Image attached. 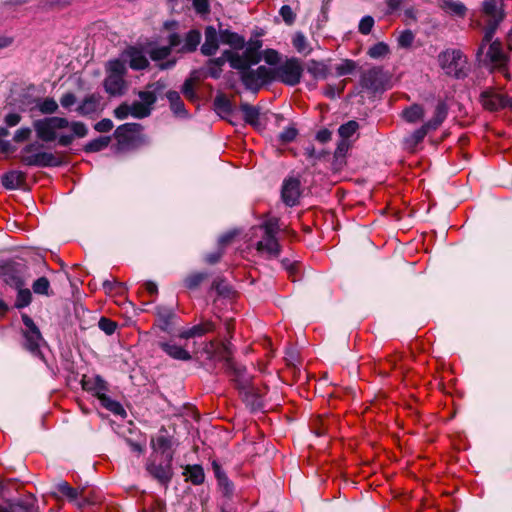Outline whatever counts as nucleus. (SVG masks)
Listing matches in <instances>:
<instances>
[{
    "instance_id": "nucleus-1",
    "label": "nucleus",
    "mask_w": 512,
    "mask_h": 512,
    "mask_svg": "<svg viewBox=\"0 0 512 512\" xmlns=\"http://www.w3.org/2000/svg\"><path fill=\"white\" fill-rule=\"evenodd\" d=\"M37 137L44 142L57 140L58 145L67 147L75 138H83L88 134L87 126L80 121L69 122L64 117H46L34 122Z\"/></svg>"
},
{
    "instance_id": "nucleus-2",
    "label": "nucleus",
    "mask_w": 512,
    "mask_h": 512,
    "mask_svg": "<svg viewBox=\"0 0 512 512\" xmlns=\"http://www.w3.org/2000/svg\"><path fill=\"white\" fill-rule=\"evenodd\" d=\"M164 85L156 82L148 86L147 90L138 93L139 101L133 103H122L114 110V116L118 120H124L129 116L136 119L148 117L157 101L158 94L162 91Z\"/></svg>"
},
{
    "instance_id": "nucleus-3",
    "label": "nucleus",
    "mask_w": 512,
    "mask_h": 512,
    "mask_svg": "<svg viewBox=\"0 0 512 512\" xmlns=\"http://www.w3.org/2000/svg\"><path fill=\"white\" fill-rule=\"evenodd\" d=\"M257 229L262 232V239L256 245L257 251L266 253L269 257L279 256L281 250L277 239L280 230L279 219L269 217Z\"/></svg>"
},
{
    "instance_id": "nucleus-4",
    "label": "nucleus",
    "mask_w": 512,
    "mask_h": 512,
    "mask_svg": "<svg viewBox=\"0 0 512 512\" xmlns=\"http://www.w3.org/2000/svg\"><path fill=\"white\" fill-rule=\"evenodd\" d=\"M303 71L302 61L296 57L287 58L270 68L272 82L277 81L287 86L299 84Z\"/></svg>"
},
{
    "instance_id": "nucleus-5",
    "label": "nucleus",
    "mask_w": 512,
    "mask_h": 512,
    "mask_svg": "<svg viewBox=\"0 0 512 512\" xmlns=\"http://www.w3.org/2000/svg\"><path fill=\"white\" fill-rule=\"evenodd\" d=\"M448 115V106L444 101H439L435 107L433 117L426 121L420 128L411 133L405 142L408 146L414 147L423 141L430 131L437 130L445 121Z\"/></svg>"
},
{
    "instance_id": "nucleus-6",
    "label": "nucleus",
    "mask_w": 512,
    "mask_h": 512,
    "mask_svg": "<svg viewBox=\"0 0 512 512\" xmlns=\"http://www.w3.org/2000/svg\"><path fill=\"white\" fill-rule=\"evenodd\" d=\"M439 65L449 76L457 79L466 76L467 58L457 49L443 51L438 56Z\"/></svg>"
},
{
    "instance_id": "nucleus-7",
    "label": "nucleus",
    "mask_w": 512,
    "mask_h": 512,
    "mask_svg": "<svg viewBox=\"0 0 512 512\" xmlns=\"http://www.w3.org/2000/svg\"><path fill=\"white\" fill-rule=\"evenodd\" d=\"M42 145L35 142L26 145L22 150V161L28 166L56 167L61 161L53 153L40 151Z\"/></svg>"
},
{
    "instance_id": "nucleus-8",
    "label": "nucleus",
    "mask_w": 512,
    "mask_h": 512,
    "mask_svg": "<svg viewBox=\"0 0 512 512\" xmlns=\"http://www.w3.org/2000/svg\"><path fill=\"white\" fill-rule=\"evenodd\" d=\"M125 66L119 59L108 64V74L104 80L105 91L111 96L124 94L126 85L124 80Z\"/></svg>"
},
{
    "instance_id": "nucleus-9",
    "label": "nucleus",
    "mask_w": 512,
    "mask_h": 512,
    "mask_svg": "<svg viewBox=\"0 0 512 512\" xmlns=\"http://www.w3.org/2000/svg\"><path fill=\"white\" fill-rule=\"evenodd\" d=\"M483 12L489 19L484 29L482 46L480 48L481 51L483 50L484 44L492 40L499 23L503 20L502 0H485L483 2Z\"/></svg>"
},
{
    "instance_id": "nucleus-10",
    "label": "nucleus",
    "mask_w": 512,
    "mask_h": 512,
    "mask_svg": "<svg viewBox=\"0 0 512 512\" xmlns=\"http://www.w3.org/2000/svg\"><path fill=\"white\" fill-rule=\"evenodd\" d=\"M240 74L243 85L252 92H258L260 88L272 82L270 68L259 66L253 69L252 66H245L243 69H237Z\"/></svg>"
},
{
    "instance_id": "nucleus-11",
    "label": "nucleus",
    "mask_w": 512,
    "mask_h": 512,
    "mask_svg": "<svg viewBox=\"0 0 512 512\" xmlns=\"http://www.w3.org/2000/svg\"><path fill=\"white\" fill-rule=\"evenodd\" d=\"M22 321L24 324L21 330L23 347L34 356H41L40 348L45 344V340L39 328L27 314H22Z\"/></svg>"
},
{
    "instance_id": "nucleus-12",
    "label": "nucleus",
    "mask_w": 512,
    "mask_h": 512,
    "mask_svg": "<svg viewBox=\"0 0 512 512\" xmlns=\"http://www.w3.org/2000/svg\"><path fill=\"white\" fill-rule=\"evenodd\" d=\"M261 45V42L257 40L250 44L242 54L237 52L230 54V66L233 69H243L245 66H253L258 64L261 60L259 53Z\"/></svg>"
},
{
    "instance_id": "nucleus-13",
    "label": "nucleus",
    "mask_w": 512,
    "mask_h": 512,
    "mask_svg": "<svg viewBox=\"0 0 512 512\" xmlns=\"http://www.w3.org/2000/svg\"><path fill=\"white\" fill-rule=\"evenodd\" d=\"M172 455L167 454L166 460L159 463L156 460H150L146 464L148 473L160 484L167 486L172 479L173 470L171 465Z\"/></svg>"
},
{
    "instance_id": "nucleus-14",
    "label": "nucleus",
    "mask_w": 512,
    "mask_h": 512,
    "mask_svg": "<svg viewBox=\"0 0 512 512\" xmlns=\"http://www.w3.org/2000/svg\"><path fill=\"white\" fill-rule=\"evenodd\" d=\"M480 101L482 106L489 111L512 108V97L493 89L483 91L480 95Z\"/></svg>"
},
{
    "instance_id": "nucleus-15",
    "label": "nucleus",
    "mask_w": 512,
    "mask_h": 512,
    "mask_svg": "<svg viewBox=\"0 0 512 512\" xmlns=\"http://www.w3.org/2000/svg\"><path fill=\"white\" fill-rule=\"evenodd\" d=\"M82 388L92 393L94 396H96L98 399H100L102 396L106 394L108 391V384L107 382L99 375L94 376H84L82 378Z\"/></svg>"
},
{
    "instance_id": "nucleus-16",
    "label": "nucleus",
    "mask_w": 512,
    "mask_h": 512,
    "mask_svg": "<svg viewBox=\"0 0 512 512\" xmlns=\"http://www.w3.org/2000/svg\"><path fill=\"white\" fill-rule=\"evenodd\" d=\"M75 111L80 116H91L101 111V96L99 94H89L79 103Z\"/></svg>"
},
{
    "instance_id": "nucleus-17",
    "label": "nucleus",
    "mask_w": 512,
    "mask_h": 512,
    "mask_svg": "<svg viewBox=\"0 0 512 512\" xmlns=\"http://www.w3.org/2000/svg\"><path fill=\"white\" fill-rule=\"evenodd\" d=\"M282 200L283 202L292 207L296 205L300 196V182L296 178H289L284 181L282 186Z\"/></svg>"
},
{
    "instance_id": "nucleus-18",
    "label": "nucleus",
    "mask_w": 512,
    "mask_h": 512,
    "mask_svg": "<svg viewBox=\"0 0 512 512\" xmlns=\"http://www.w3.org/2000/svg\"><path fill=\"white\" fill-rule=\"evenodd\" d=\"M122 59L129 63V66L134 70L145 69L149 62L142 50L136 47H129L122 54Z\"/></svg>"
},
{
    "instance_id": "nucleus-19",
    "label": "nucleus",
    "mask_w": 512,
    "mask_h": 512,
    "mask_svg": "<svg viewBox=\"0 0 512 512\" xmlns=\"http://www.w3.org/2000/svg\"><path fill=\"white\" fill-rule=\"evenodd\" d=\"M169 44L167 46L155 47L150 51V57L154 61H160L167 58L172 49L178 48L181 44V36L177 33H172L168 37Z\"/></svg>"
},
{
    "instance_id": "nucleus-20",
    "label": "nucleus",
    "mask_w": 512,
    "mask_h": 512,
    "mask_svg": "<svg viewBox=\"0 0 512 512\" xmlns=\"http://www.w3.org/2000/svg\"><path fill=\"white\" fill-rule=\"evenodd\" d=\"M486 45H488V43L484 44L483 49H485ZM480 46H482V44ZM479 48H481V47H479ZM483 52H484V50L481 51L480 49H478V54H482ZM487 57L489 58L491 63L498 65V66H503L506 63L507 58L502 49L501 42H499L498 40H495V41L491 40L489 42Z\"/></svg>"
},
{
    "instance_id": "nucleus-21",
    "label": "nucleus",
    "mask_w": 512,
    "mask_h": 512,
    "mask_svg": "<svg viewBox=\"0 0 512 512\" xmlns=\"http://www.w3.org/2000/svg\"><path fill=\"white\" fill-rule=\"evenodd\" d=\"M219 38L217 30L213 26H208L205 29V41L201 46V52L205 56H212L216 53L219 47Z\"/></svg>"
},
{
    "instance_id": "nucleus-22",
    "label": "nucleus",
    "mask_w": 512,
    "mask_h": 512,
    "mask_svg": "<svg viewBox=\"0 0 512 512\" xmlns=\"http://www.w3.org/2000/svg\"><path fill=\"white\" fill-rule=\"evenodd\" d=\"M361 83H362V86L367 89H370L373 91L378 90L383 83L382 69L374 67V68H371L368 71L364 72L361 77Z\"/></svg>"
},
{
    "instance_id": "nucleus-23",
    "label": "nucleus",
    "mask_w": 512,
    "mask_h": 512,
    "mask_svg": "<svg viewBox=\"0 0 512 512\" xmlns=\"http://www.w3.org/2000/svg\"><path fill=\"white\" fill-rule=\"evenodd\" d=\"M159 347L171 358L180 361H189L192 356L184 347L173 342H160Z\"/></svg>"
},
{
    "instance_id": "nucleus-24",
    "label": "nucleus",
    "mask_w": 512,
    "mask_h": 512,
    "mask_svg": "<svg viewBox=\"0 0 512 512\" xmlns=\"http://www.w3.org/2000/svg\"><path fill=\"white\" fill-rule=\"evenodd\" d=\"M215 328V325L211 321H206L203 323H200L198 325H195L191 328L181 330L178 334V337L181 339H190L194 337H201L204 334L213 331Z\"/></svg>"
},
{
    "instance_id": "nucleus-25",
    "label": "nucleus",
    "mask_w": 512,
    "mask_h": 512,
    "mask_svg": "<svg viewBox=\"0 0 512 512\" xmlns=\"http://www.w3.org/2000/svg\"><path fill=\"white\" fill-rule=\"evenodd\" d=\"M201 41V34L198 30H190L186 33L184 39L181 38V44L176 50L178 52L186 53L196 50Z\"/></svg>"
},
{
    "instance_id": "nucleus-26",
    "label": "nucleus",
    "mask_w": 512,
    "mask_h": 512,
    "mask_svg": "<svg viewBox=\"0 0 512 512\" xmlns=\"http://www.w3.org/2000/svg\"><path fill=\"white\" fill-rule=\"evenodd\" d=\"M142 126L138 123H125L116 128L114 136L120 144L130 140L131 135L138 133Z\"/></svg>"
},
{
    "instance_id": "nucleus-27",
    "label": "nucleus",
    "mask_w": 512,
    "mask_h": 512,
    "mask_svg": "<svg viewBox=\"0 0 512 512\" xmlns=\"http://www.w3.org/2000/svg\"><path fill=\"white\" fill-rule=\"evenodd\" d=\"M213 106L215 112L222 119H228L233 114V105L224 94H219L215 97Z\"/></svg>"
},
{
    "instance_id": "nucleus-28",
    "label": "nucleus",
    "mask_w": 512,
    "mask_h": 512,
    "mask_svg": "<svg viewBox=\"0 0 512 512\" xmlns=\"http://www.w3.org/2000/svg\"><path fill=\"white\" fill-rule=\"evenodd\" d=\"M166 97L170 103V108L173 113L178 117H186L187 111L185 109L184 103L182 102L180 95L176 91H169L166 94Z\"/></svg>"
},
{
    "instance_id": "nucleus-29",
    "label": "nucleus",
    "mask_w": 512,
    "mask_h": 512,
    "mask_svg": "<svg viewBox=\"0 0 512 512\" xmlns=\"http://www.w3.org/2000/svg\"><path fill=\"white\" fill-rule=\"evenodd\" d=\"M425 110L419 104H413L402 112L403 119L408 123H416L424 118Z\"/></svg>"
},
{
    "instance_id": "nucleus-30",
    "label": "nucleus",
    "mask_w": 512,
    "mask_h": 512,
    "mask_svg": "<svg viewBox=\"0 0 512 512\" xmlns=\"http://www.w3.org/2000/svg\"><path fill=\"white\" fill-rule=\"evenodd\" d=\"M240 109L243 112L246 123L255 127L259 125L260 109L258 107L252 106L248 103H242L240 105Z\"/></svg>"
},
{
    "instance_id": "nucleus-31",
    "label": "nucleus",
    "mask_w": 512,
    "mask_h": 512,
    "mask_svg": "<svg viewBox=\"0 0 512 512\" xmlns=\"http://www.w3.org/2000/svg\"><path fill=\"white\" fill-rule=\"evenodd\" d=\"M98 400L100 401L101 406H103L105 409H107L114 415L126 417V410L124 409L120 402L111 399L106 394Z\"/></svg>"
},
{
    "instance_id": "nucleus-32",
    "label": "nucleus",
    "mask_w": 512,
    "mask_h": 512,
    "mask_svg": "<svg viewBox=\"0 0 512 512\" xmlns=\"http://www.w3.org/2000/svg\"><path fill=\"white\" fill-rule=\"evenodd\" d=\"M220 40L222 43L229 44L235 49H242L245 44V40L242 36L229 30L220 32Z\"/></svg>"
},
{
    "instance_id": "nucleus-33",
    "label": "nucleus",
    "mask_w": 512,
    "mask_h": 512,
    "mask_svg": "<svg viewBox=\"0 0 512 512\" xmlns=\"http://www.w3.org/2000/svg\"><path fill=\"white\" fill-rule=\"evenodd\" d=\"M307 71L316 79H325L329 74L327 65L316 60H310L307 63Z\"/></svg>"
},
{
    "instance_id": "nucleus-34",
    "label": "nucleus",
    "mask_w": 512,
    "mask_h": 512,
    "mask_svg": "<svg viewBox=\"0 0 512 512\" xmlns=\"http://www.w3.org/2000/svg\"><path fill=\"white\" fill-rule=\"evenodd\" d=\"M184 474L194 485L202 484L205 479L204 470L200 465H188Z\"/></svg>"
},
{
    "instance_id": "nucleus-35",
    "label": "nucleus",
    "mask_w": 512,
    "mask_h": 512,
    "mask_svg": "<svg viewBox=\"0 0 512 512\" xmlns=\"http://www.w3.org/2000/svg\"><path fill=\"white\" fill-rule=\"evenodd\" d=\"M440 7L453 16L463 17L466 13V7L459 1L443 0Z\"/></svg>"
},
{
    "instance_id": "nucleus-36",
    "label": "nucleus",
    "mask_w": 512,
    "mask_h": 512,
    "mask_svg": "<svg viewBox=\"0 0 512 512\" xmlns=\"http://www.w3.org/2000/svg\"><path fill=\"white\" fill-rule=\"evenodd\" d=\"M232 370L234 373V380L237 382L239 389L245 391V394L247 395L252 388L249 385L250 378L246 374L245 368L232 367Z\"/></svg>"
},
{
    "instance_id": "nucleus-37",
    "label": "nucleus",
    "mask_w": 512,
    "mask_h": 512,
    "mask_svg": "<svg viewBox=\"0 0 512 512\" xmlns=\"http://www.w3.org/2000/svg\"><path fill=\"white\" fill-rule=\"evenodd\" d=\"M24 181V176L19 171H10L3 176L2 183L7 189H16Z\"/></svg>"
},
{
    "instance_id": "nucleus-38",
    "label": "nucleus",
    "mask_w": 512,
    "mask_h": 512,
    "mask_svg": "<svg viewBox=\"0 0 512 512\" xmlns=\"http://www.w3.org/2000/svg\"><path fill=\"white\" fill-rule=\"evenodd\" d=\"M157 315L160 329L168 332L172 326V319L175 317L174 312L171 309L159 308Z\"/></svg>"
},
{
    "instance_id": "nucleus-39",
    "label": "nucleus",
    "mask_w": 512,
    "mask_h": 512,
    "mask_svg": "<svg viewBox=\"0 0 512 512\" xmlns=\"http://www.w3.org/2000/svg\"><path fill=\"white\" fill-rule=\"evenodd\" d=\"M110 140H111V138L109 136H100L96 139L89 141L84 146V151L88 152V153L99 152V151L105 149L106 147H108Z\"/></svg>"
},
{
    "instance_id": "nucleus-40",
    "label": "nucleus",
    "mask_w": 512,
    "mask_h": 512,
    "mask_svg": "<svg viewBox=\"0 0 512 512\" xmlns=\"http://www.w3.org/2000/svg\"><path fill=\"white\" fill-rule=\"evenodd\" d=\"M358 129H359L358 122L351 120L345 124H342L338 129V133H339V136L341 137V139L349 140L356 133V131Z\"/></svg>"
},
{
    "instance_id": "nucleus-41",
    "label": "nucleus",
    "mask_w": 512,
    "mask_h": 512,
    "mask_svg": "<svg viewBox=\"0 0 512 512\" xmlns=\"http://www.w3.org/2000/svg\"><path fill=\"white\" fill-rule=\"evenodd\" d=\"M37 108L43 114H53L58 110V104L53 98L47 97L38 102Z\"/></svg>"
},
{
    "instance_id": "nucleus-42",
    "label": "nucleus",
    "mask_w": 512,
    "mask_h": 512,
    "mask_svg": "<svg viewBox=\"0 0 512 512\" xmlns=\"http://www.w3.org/2000/svg\"><path fill=\"white\" fill-rule=\"evenodd\" d=\"M389 46L384 42H378L368 50V55L373 59L385 57L389 53Z\"/></svg>"
},
{
    "instance_id": "nucleus-43",
    "label": "nucleus",
    "mask_w": 512,
    "mask_h": 512,
    "mask_svg": "<svg viewBox=\"0 0 512 512\" xmlns=\"http://www.w3.org/2000/svg\"><path fill=\"white\" fill-rule=\"evenodd\" d=\"M32 300V294L29 289H20L18 290L15 307L18 309H22L30 305Z\"/></svg>"
},
{
    "instance_id": "nucleus-44",
    "label": "nucleus",
    "mask_w": 512,
    "mask_h": 512,
    "mask_svg": "<svg viewBox=\"0 0 512 512\" xmlns=\"http://www.w3.org/2000/svg\"><path fill=\"white\" fill-rule=\"evenodd\" d=\"M292 44H293L294 48L299 53H304V54L310 53V49L308 48V43H307L306 37L301 32H298L294 35V37L292 39Z\"/></svg>"
},
{
    "instance_id": "nucleus-45",
    "label": "nucleus",
    "mask_w": 512,
    "mask_h": 512,
    "mask_svg": "<svg viewBox=\"0 0 512 512\" xmlns=\"http://www.w3.org/2000/svg\"><path fill=\"white\" fill-rule=\"evenodd\" d=\"M56 490L69 500H76L78 497V491L65 481L58 483Z\"/></svg>"
},
{
    "instance_id": "nucleus-46",
    "label": "nucleus",
    "mask_w": 512,
    "mask_h": 512,
    "mask_svg": "<svg viewBox=\"0 0 512 512\" xmlns=\"http://www.w3.org/2000/svg\"><path fill=\"white\" fill-rule=\"evenodd\" d=\"M50 288V282L46 277H40L34 281L32 289L34 293L40 295H48Z\"/></svg>"
},
{
    "instance_id": "nucleus-47",
    "label": "nucleus",
    "mask_w": 512,
    "mask_h": 512,
    "mask_svg": "<svg viewBox=\"0 0 512 512\" xmlns=\"http://www.w3.org/2000/svg\"><path fill=\"white\" fill-rule=\"evenodd\" d=\"M356 68V63L353 60H344L335 67L338 76H345L351 74Z\"/></svg>"
},
{
    "instance_id": "nucleus-48",
    "label": "nucleus",
    "mask_w": 512,
    "mask_h": 512,
    "mask_svg": "<svg viewBox=\"0 0 512 512\" xmlns=\"http://www.w3.org/2000/svg\"><path fill=\"white\" fill-rule=\"evenodd\" d=\"M0 512H31V507L22 502L9 503L6 507L0 505Z\"/></svg>"
},
{
    "instance_id": "nucleus-49",
    "label": "nucleus",
    "mask_w": 512,
    "mask_h": 512,
    "mask_svg": "<svg viewBox=\"0 0 512 512\" xmlns=\"http://www.w3.org/2000/svg\"><path fill=\"white\" fill-rule=\"evenodd\" d=\"M279 14L287 25H292L295 22L296 14L289 5H283Z\"/></svg>"
},
{
    "instance_id": "nucleus-50",
    "label": "nucleus",
    "mask_w": 512,
    "mask_h": 512,
    "mask_svg": "<svg viewBox=\"0 0 512 512\" xmlns=\"http://www.w3.org/2000/svg\"><path fill=\"white\" fill-rule=\"evenodd\" d=\"M98 326L107 335H112L117 328L116 322H114L106 317L100 318V320L98 322Z\"/></svg>"
},
{
    "instance_id": "nucleus-51",
    "label": "nucleus",
    "mask_w": 512,
    "mask_h": 512,
    "mask_svg": "<svg viewBox=\"0 0 512 512\" xmlns=\"http://www.w3.org/2000/svg\"><path fill=\"white\" fill-rule=\"evenodd\" d=\"M263 59L267 64H269L272 67H275L280 63V55L274 49L265 50L263 53Z\"/></svg>"
},
{
    "instance_id": "nucleus-52",
    "label": "nucleus",
    "mask_w": 512,
    "mask_h": 512,
    "mask_svg": "<svg viewBox=\"0 0 512 512\" xmlns=\"http://www.w3.org/2000/svg\"><path fill=\"white\" fill-rule=\"evenodd\" d=\"M414 41V34L411 30H404L400 33L398 37V44L400 47L408 48L412 45Z\"/></svg>"
},
{
    "instance_id": "nucleus-53",
    "label": "nucleus",
    "mask_w": 512,
    "mask_h": 512,
    "mask_svg": "<svg viewBox=\"0 0 512 512\" xmlns=\"http://www.w3.org/2000/svg\"><path fill=\"white\" fill-rule=\"evenodd\" d=\"M205 277L206 275L203 273L192 274L185 279V286L189 289H194L199 286Z\"/></svg>"
},
{
    "instance_id": "nucleus-54",
    "label": "nucleus",
    "mask_w": 512,
    "mask_h": 512,
    "mask_svg": "<svg viewBox=\"0 0 512 512\" xmlns=\"http://www.w3.org/2000/svg\"><path fill=\"white\" fill-rule=\"evenodd\" d=\"M374 26V19L371 16H364L359 23V32L368 35Z\"/></svg>"
},
{
    "instance_id": "nucleus-55",
    "label": "nucleus",
    "mask_w": 512,
    "mask_h": 512,
    "mask_svg": "<svg viewBox=\"0 0 512 512\" xmlns=\"http://www.w3.org/2000/svg\"><path fill=\"white\" fill-rule=\"evenodd\" d=\"M77 102V98L74 93L68 92L61 96L60 104L64 109L71 110Z\"/></svg>"
},
{
    "instance_id": "nucleus-56",
    "label": "nucleus",
    "mask_w": 512,
    "mask_h": 512,
    "mask_svg": "<svg viewBox=\"0 0 512 512\" xmlns=\"http://www.w3.org/2000/svg\"><path fill=\"white\" fill-rule=\"evenodd\" d=\"M31 133V128L21 127L14 133L13 140L17 143H22L30 138Z\"/></svg>"
},
{
    "instance_id": "nucleus-57",
    "label": "nucleus",
    "mask_w": 512,
    "mask_h": 512,
    "mask_svg": "<svg viewBox=\"0 0 512 512\" xmlns=\"http://www.w3.org/2000/svg\"><path fill=\"white\" fill-rule=\"evenodd\" d=\"M297 136V130L294 127L285 128L280 134L279 139L282 143H289Z\"/></svg>"
},
{
    "instance_id": "nucleus-58",
    "label": "nucleus",
    "mask_w": 512,
    "mask_h": 512,
    "mask_svg": "<svg viewBox=\"0 0 512 512\" xmlns=\"http://www.w3.org/2000/svg\"><path fill=\"white\" fill-rule=\"evenodd\" d=\"M230 54H234L233 51H230V50H226L223 52V54L218 57V58H215V59H212L210 60L209 62L214 65V66H217V67H220L222 69V66L228 62L230 64Z\"/></svg>"
},
{
    "instance_id": "nucleus-59",
    "label": "nucleus",
    "mask_w": 512,
    "mask_h": 512,
    "mask_svg": "<svg viewBox=\"0 0 512 512\" xmlns=\"http://www.w3.org/2000/svg\"><path fill=\"white\" fill-rule=\"evenodd\" d=\"M113 128V122L108 119H102L94 125V129L98 132H109Z\"/></svg>"
},
{
    "instance_id": "nucleus-60",
    "label": "nucleus",
    "mask_w": 512,
    "mask_h": 512,
    "mask_svg": "<svg viewBox=\"0 0 512 512\" xmlns=\"http://www.w3.org/2000/svg\"><path fill=\"white\" fill-rule=\"evenodd\" d=\"M21 121V115L18 113H9L4 119V123L7 127H15Z\"/></svg>"
},
{
    "instance_id": "nucleus-61",
    "label": "nucleus",
    "mask_w": 512,
    "mask_h": 512,
    "mask_svg": "<svg viewBox=\"0 0 512 512\" xmlns=\"http://www.w3.org/2000/svg\"><path fill=\"white\" fill-rule=\"evenodd\" d=\"M182 93L188 98L193 99L195 97V92L193 88V81L191 79H187L182 86Z\"/></svg>"
},
{
    "instance_id": "nucleus-62",
    "label": "nucleus",
    "mask_w": 512,
    "mask_h": 512,
    "mask_svg": "<svg viewBox=\"0 0 512 512\" xmlns=\"http://www.w3.org/2000/svg\"><path fill=\"white\" fill-rule=\"evenodd\" d=\"M194 9L200 13L204 14L209 11L208 0H192Z\"/></svg>"
},
{
    "instance_id": "nucleus-63",
    "label": "nucleus",
    "mask_w": 512,
    "mask_h": 512,
    "mask_svg": "<svg viewBox=\"0 0 512 512\" xmlns=\"http://www.w3.org/2000/svg\"><path fill=\"white\" fill-rule=\"evenodd\" d=\"M155 445L158 449L162 450V452L165 453L166 450H168L170 448L171 441L169 438H167L165 436H160L157 438Z\"/></svg>"
},
{
    "instance_id": "nucleus-64",
    "label": "nucleus",
    "mask_w": 512,
    "mask_h": 512,
    "mask_svg": "<svg viewBox=\"0 0 512 512\" xmlns=\"http://www.w3.org/2000/svg\"><path fill=\"white\" fill-rule=\"evenodd\" d=\"M144 512H166L165 503L162 500H155L150 509Z\"/></svg>"
}]
</instances>
